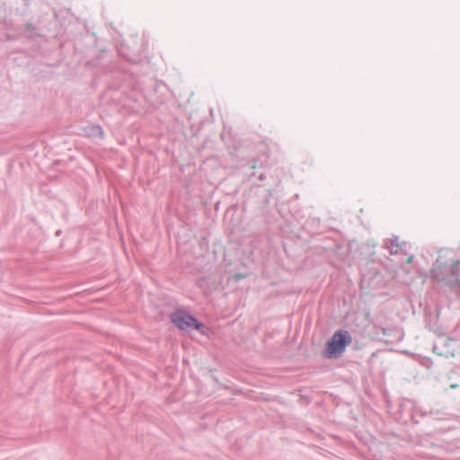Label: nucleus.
Wrapping results in <instances>:
<instances>
[{"label":"nucleus","mask_w":460,"mask_h":460,"mask_svg":"<svg viewBox=\"0 0 460 460\" xmlns=\"http://www.w3.org/2000/svg\"><path fill=\"white\" fill-rule=\"evenodd\" d=\"M272 196V190H269L268 191V196L265 198V201L266 203H269L270 202V197Z\"/></svg>","instance_id":"obj_10"},{"label":"nucleus","mask_w":460,"mask_h":460,"mask_svg":"<svg viewBox=\"0 0 460 460\" xmlns=\"http://www.w3.org/2000/svg\"><path fill=\"white\" fill-rule=\"evenodd\" d=\"M171 321L181 330H196L201 334L206 333L207 326L197 317L184 309H177L171 314Z\"/></svg>","instance_id":"obj_3"},{"label":"nucleus","mask_w":460,"mask_h":460,"mask_svg":"<svg viewBox=\"0 0 460 460\" xmlns=\"http://www.w3.org/2000/svg\"><path fill=\"white\" fill-rule=\"evenodd\" d=\"M352 341L351 334L349 331L340 329L327 341L323 349V356L326 358H338L345 352L346 348Z\"/></svg>","instance_id":"obj_2"},{"label":"nucleus","mask_w":460,"mask_h":460,"mask_svg":"<svg viewBox=\"0 0 460 460\" xmlns=\"http://www.w3.org/2000/svg\"><path fill=\"white\" fill-rule=\"evenodd\" d=\"M431 278L452 288H460V260L450 249H441L430 270Z\"/></svg>","instance_id":"obj_1"},{"label":"nucleus","mask_w":460,"mask_h":460,"mask_svg":"<svg viewBox=\"0 0 460 460\" xmlns=\"http://www.w3.org/2000/svg\"><path fill=\"white\" fill-rule=\"evenodd\" d=\"M252 164L251 168L254 170L256 168V161H252Z\"/></svg>","instance_id":"obj_12"},{"label":"nucleus","mask_w":460,"mask_h":460,"mask_svg":"<svg viewBox=\"0 0 460 460\" xmlns=\"http://www.w3.org/2000/svg\"><path fill=\"white\" fill-rule=\"evenodd\" d=\"M417 417H430L435 420H443V412L440 410H430L425 411L420 408H415L414 411L411 415V419L413 423L418 424L419 420L416 419Z\"/></svg>","instance_id":"obj_4"},{"label":"nucleus","mask_w":460,"mask_h":460,"mask_svg":"<svg viewBox=\"0 0 460 460\" xmlns=\"http://www.w3.org/2000/svg\"><path fill=\"white\" fill-rule=\"evenodd\" d=\"M412 258H413V256H411V257L408 259V262H411V261H412Z\"/></svg>","instance_id":"obj_13"},{"label":"nucleus","mask_w":460,"mask_h":460,"mask_svg":"<svg viewBox=\"0 0 460 460\" xmlns=\"http://www.w3.org/2000/svg\"><path fill=\"white\" fill-rule=\"evenodd\" d=\"M24 37L28 39H36L40 36L36 26L33 23H28L23 30Z\"/></svg>","instance_id":"obj_7"},{"label":"nucleus","mask_w":460,"mask_h":460,"mask_svg":"<svg viewBox=\"0 0 460 460\" xmlns=\"http://www.w3.org/2000/svg\"><path fill=\"white\" fill-rule=\"evenodd\" d=\"M84 135L87 137H102L104 131L100 125L91 124L84 127Z\"/></svg>","instance_id":"obj_6"},{"label":"nucleus","mask_w":460,"mask_h":460,"mask_svg":"<svg viewBox=\"0 0 460 460\" xmlns=\"http://www.w3.org/2000/svg\"><path fill=\"white\" fill-rule=\"evenodd\" d=\"M391 245L387 246L390 249L391 254H397L402 249V245H399L398 237H394L390 240Z\"/></svg>","instance_id":"obj_8"},{"label":"nucleus","mask_w":460,"mask_h":460,"mask_svg":"<svg viewBox=\"0 0 460 460\" xmlns=\"http://www.w3.org/2000/svg\"><path fill=\"white\" fill-rule=\"evenodd\" d=\"M249 180H252V178H256L259 181H264L266 179L265 172H259L258 176L256 172H252L247 174Z\"/></svg>","instance_id":"obj_9"},{"label":"nucleus","mask_w":460,"mask_h":460,"mask_svg":"<svg viewBox=\"0 0 460 460\" xmlns=\"http://www.w3.org/2000/svg\"><path fill=\"white\" fill-rule=\"evenodd\" d=\"M388 331H389V330H388L387 328H382V332H383V334H385V335H386V334H387Z\"/></svg>","instance_id":"obj_11"},{"label":"nucleus","mask_w":460,"mask_h":460,"mask_svg":"<svg viewBox=\"0 0 460 460\" xmlns=\"http://www.w3.org/2000/svg\"><path fill=\"white\" fill-rule=\"evenodd\" d=\"M456 340H448L447 341L446 340L443 341L445 349H440L439 343H436L434 345V351L437 352L439 355H444L446 357H455L456 356V349L452 347V342H455Z\"/></svg>","instance_id":"obj_5"}]
</instances>
